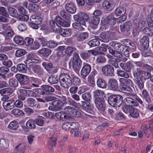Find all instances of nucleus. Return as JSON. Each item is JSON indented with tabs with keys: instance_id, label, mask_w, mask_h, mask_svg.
<instances>
[{
	"instance_id": "obj_1",
	"label": "nucleus",
	"mask_w": 153,
	"mask_h": 153,
	"mask_svg": "<svg viewBox=\"0 0 153 153\" xmlns=\"http://www.w3.org/2000/svg\"><path fill=\"white\" fill-rule=\"evenodd\" d=\"M123 97L119 94H113L110 96L108 99V103L114 107H119L122 104Z\"/></svg>"
},
{
	"instance_id": "obj_2",
	"label": "nucleus",
	"mask_w": 153,
	"mask_h": 153,
	"mask_svg": "<svg viewBox=\"0 0 153 153\" xmlns=\"http://www.w3.org/2000/svg\"><path fill=\"white\" fill-rule=\"evenodd\" d=\"M61 85L65 88H68L72 84V80L70 76L67 74H62L59 77Z\"/></svg>"
},
{
	"instance_id": "obj_3",
	"label": "nucleus",
	"mask_w": 153,
	"mask_h": 153,
	"mask_svg": "<svg viewBox=\"0 0 153 153\" xmlns=\"http://www.w3.org/2000/svg\"><path fill=\"white\" fill-rule=\"evenodd\" d=\"M73 68L76 72L80 69L82 64V61L79 55L76 53H74L73 55Z\"/></svg>"
},
{
	"instance_id": "obj_4",
	"label": "nucleus",
	"mask_w": 153,
	"mask_h": 153,
	"mask_svg": "<svg viewBox=\"0 0 153 153\" xmlns=\"http://www.w3.org/2000/svg\"><path fill=\"white\" fill-rule=\"evenodd\" d=\"M52 105L50 106L48 109L49 110L53 111H57L61 109V107L63 105V103L62 101L59 100L56 97L55 100H53L52 103Z\"/></svg>"
},
{
	"instance_id": "obj_5",
	"label": "nucleus",
	"mask_w": 153,
	"mask_h": 153,
	"mask_svg": "<svg viewBox=\"0 0 153 153\" xmlns=\"http://www.w3.org/2000/svg\"><path fill=\"white\" fill-rule=\"evenodd\" d=\"M42 65L49 73H54L57 71V69L53 65V64L46 60L42 63Z\"/></svg>"
},
{
	"instance_id": "obj_6",
	"label": "nucleus",
	"mask_w": 153,
	"mask_h": 153,
	"mask_svg": "<svg viewBox=\"0 0 153 153\" xmlns=\"http://www.w3.org/2000/svg\"><path fill=\"white\" fill-rule=\"evenodd\" d=\"M125 48L124 46L123 45V46L117 48V49H112L109 53L113 56L117 58H121L123 57L122 53L125 49Z\"/></svg>"
},
{
	"instance_id": "obj_7",
	"label": "nucleus",
	"mask_w": 153,
	"mask_h": 153,
	"mask_svg": "<svg viewBox=\"0 0 153 153\" xmlns=\"http://www.w3.org/2000/svg\"><path fill=\"white\" fill-rule=\"evenodd\" d=\"M15 77L22 86L27 85L30 82L28 77L25 75L17 74L16 75Z\"/></svg>"
},
{
	"instance_id": "obj_8",
	"label": "nucleus",
	"mask_w": 153,
	"mask_h": 153,
	"mask_svg": "<svg viewBox=\"0 0 153 153\" xmlns=\"http://www.w3.org/2000/svg\"><path fill=\"white\" fill-rule=\"evenodd\" d=\"M114 67L109 64L104 66L102 68L103 74L108 76H114Z\"/></svg>"
},
{
	"instance_id": "obj_9",
	"label": "nucleus",
	"mask_w": 153,
	"mask_h": 153,
	"mask_svg": "<svg viewBox=\"0 0 153 153\" xmlns=\"http://www.w3.org/2000/svg\"><path fill=\"white\" fill-rule=\"evenodd\" d=\"M94 102L96 107L100 111H104L106 108V105L104 99L97 98L95 100Z\"/></svg>"
},
{
	"instance_id": "obj_10",
	"label": "nucleus",
	"mask_w": 153,
	"mask_h": 153,
	"mask_svg": "<svg viewBox=\"0 0 153 153\" xmlns=\"http://www.w3.org/2000/svg\"><path fill=\"white\" fill-rule=\"evenodd\" d=\"M132 27V25L130 21L125 22L120 25L121 31L125 35H128L129 34Z\"/></svg>"
},
{
	"instance_id": "obj_11",
	"label": "nucleus",
	"mask_w": 153,
	"mask_h": 153,
	"mask_svg": "<svg viewBox=\"0 0 153 153\" xmlns=\"http://www.w3.org/2000/svg\"><path fill=\"white\" fill-rule=\"evenodd\" d=\"M134 72H135L137 75L139 76H141V78L143 79L144 80H146L148 79L151 77V74L148 72H146L142 70H139L137 69L136 71H133Z\"/></svg>"
},
{
	"instance_id": "obj_12",
	"label": "nucleus",
	"mask_w": 153,
	"mask_h": 153,
	"mask_svg": "<svg viewBox=\"0 0 153 153\" xmlns=\"http://www.w3.org/2000/svg\"><path fill=\"white\" fill-rule=\"evenodd\" d=\"M116 23V18L112 14H110L105 19L104 21V25H114Z\"/></svg>"
},
{
	"instance_id": "obj_13",
	"label": "nucleus",
	"mask_w": 153,
	"mask_h": 153,
	"mask_svg": "<svg viewBox=\"0 0 153 153\" xmlns=\"http://www.w3.org/2000/svg\"><path fill=\"white\" fill-rule=\"evenodd\" d=\"M133 74L135 78L134 82L136 85L141 90L143 89L144 87V82L142 78L137 75L135 72H133Z\"/></svg>"
},
{
	"instance_id": "obj_14",
	"label": "nucleus",
	"mask_w": 153,
	"mask_h": 153,
	"mask_svg": "<svg viewBox=\"0 0 153 153\" xmlns=\"http://www.w3.org/2000/svg\"><path fill=\"white\" fill-rule=\"evenodd\" d=\"M91 67L89 64H87L83 67L81 72V75L83 79H85L91 72Z\"/></svg>"
},
{
	"instance_id": "obj_15",
	"label": "nucleus",
	"mask_w": 153,
	"mask_h": 153,
	"mask_svg": "<svg viewBox=\"0 0 153 153\" xmlns=\"http://www.w3.org/2000/svg\"><path fill=\"white\" fill-rule=\"evenodd\" d=\"M3 107L6 111L12 110L15 107L14 100L10 99L2 103Z\"/></svg>"
},
{
	"instance_id": "obj_16",
	"label": "nucleus",
	"mask_w": 153,
	"mask_h": 153,
	"mask_svg": "<svg viewBox=\"0 0 153 153\" xmlns=\"http://www.w3.org/2000/svg\"><path fill=\"white\" fill-rule=\"evenodd\" d=\"M108 85L111 90L115 91H119L120 87L119 88L118 82L115 79H110L108 81Z\"/></svg>"
},
{
	"instance_id": "obj_17",
	"label": "nucleus",
	"mask_w": 153,
	"mask_h": 153,
	"mask_svg": "<svg viewBox=\"0 0 153 153\" xmlns=\"http://www.w3.org/2000/svg\"><path fill=\"white\" fill-rule=\"evenodd\" d=\"M103 8L105 10H111L113 9L114 6L113 1L111 0H105L102 4Z\"/></svg>"
},
{
	"instance_id": "obj_18",
	"label": "nucleus",
	"mask_w": 153,
	"mask_h": 153,
	"mask_svg": "<svg viewBox=\"0 0 153 153\" xmlns=\"http://www.w3.org/2000/svg\"><path fill=\"white\" fill-rule=\"evenodd\" d=\"M34 120H29L26 123L25 126H22L23 130L25 131H28V128L30 129L35 128L36 127L35 124Z\"/></svg>"
},
{
	"instance_id": "obj_19",
	"label": "nucleus",
	"mask_w": 153,
	"mask_h": 153,
	"mask_svg": "<svg viewBox=\"0 0 153 153\" xmlns=\"http://www.w3.org/2000/svg\"><path fill=\"white\" fill-rule=\"evenodd\" d=\"M65 8L66 10L71 14L74 13L76 11V8L73 3L70 2L66 4Z\"/></svg>"
},
{
	"instance_id": "obj_20",
	"label": "nucleus",
	"mask_w": 153,
	"mask_h": 153,
	"mask_svg": "<svg viewBox=\"0 0 153 153\" xmlns=\"http://www.w3.org/2000/svg\"><path fill=\"white\" fill-rule=\"evenodd\" d=\"M56 21L61 26L63 27H68L70 26V23L62 19L60 16H57L56 17Z\"/></svg>"
},
{
	"instance_id": "obj_21",
	"label": "nucleus",
	"mask_w": 153,
	"mask_h": 153,
	"mask_svg": "<svg viewBox=\"0 0 153 153\" xmlns=\"http://www.w3.org/2000/svg\"><path fill=\"white\" fill-rule=\"evenodd\" d=\"M124 101L127 102V103L129 106H137L139 105V104L136 102L135 100V97L133 98L130 97H128L125 98Z\"/></svg>"
},
{
	"instance_id": "obj_22",
	"label": "nucleus",
	"mask_w": 153,
	"mask_h": 153,
	"mask_svg": "<svg viewBox=\"0 0 153 153\" xmlns=\"http://www.w3.org/2000/svg\"><path fill=\"white\" fill-rule=\"evenodd\" d=\"M38 53L42 57H47L51 54V51L48 48H44L39 50Z\"/></svg>"
},
{
	"instance_id": "obj_23",
	"label": "nucleus",
	"mask_w": 153,
	"mask_h": 153,
	"mask_svg": "<svg viewBox=\"0 0 153 153\" xmlns=\"http://www.w3.org/2000/svg\"><path fill=\"white\" fill-rule=\"evenodd\" d=\"M140 42L142 47L144 50L147 49L149 46V38L148 37L144 36L142 38Z\"/></svg>"
},
{
	"instance_id": "obj_24",
	"label": "nucleus",
	"mask_w": 153,
	"mask_h": 153,
	"mask_svg": "<svg viewBox=\"0 0 153 153\" xmlns=\"http://www.w3.org/2000/svg\"><path fill=\"white\" fill-rule=\"evenodd\" d=\"M3 28L5 34L8 36L12 37L14 35V33L12 29L7 24L3 25Z\"/></svg>"
},
{
	"instance_id": "obj_25",
	"label": "nucleus",
	"mask_w": 153,
	"mask_h": 153,
	"mask_svg": "<svg viewBox=\"0 0 153 153\" xmlns=\"http://www.w3.org/2000/svg\"><path fill=\"white\" fill-rule=\"evenodd\" d=\"M88 18V16L86 13H81L80 18H79V19L78 21V22L81 25L85 27V22Z\"/></svg>"
},
{
	"instance_id": "obj_26",
	"label": "nucleus",
	"mask_w": 153,
	"mask_h": 153,
	"mask_svg": "<svg viewBox=\"0 0 153 153\" xmlns=\"http://www.w3.org/2000/svg\"><path fill=\"white\" fill-rule=\"evenodd\" d=\"M119 91L128 94H130L133 91L131 88L126 85L122 86H120Z\"/></svg>"
},
{
	"instance_id": "obj_27",
	"label": "nucleus",
	"mask_w": 153,
	"mask_h": 153,
	"mask_svg": "<svg viewBox=\"0 0 153 153\" xmlns=\"http://www.w3.org/2000/svg\"><path fill=\"white\" fill-rule=\"evenodd\" d=\"M13 92V89L10 88H5L0 90V94L1 95L9 96Z\"/></svg>"
},
{
	"instance_id": "obj_28",
	"label": "nucleus",
	"mask_w": 153,
	"mask_h": 153,
	"mask_svg": "<svg viewBox=\"0 0 153 153\" xmlns=\"http://www.w3.org/2000/svg\"><path fill=\"white\" fill-rule=\"evenodd\" d=\"M32 70L35 73L38 75H42L44 73L43 69L38 65L33 66Z\"/></svg>"
},
{
	"instance_id": "obj_29",
	"label": "nucleus",
	"mask_w": 153,
	"mask_h": 153,
	"mask_svg": "<svg viewBox=\"0 0 153 153\" xmlns=\"http://www.w3.org/2000/svg\"><path fill=\"white\" fill-rule=\"evenodd\" d=\"M134 67V65L131 62L128 61L125 64V66L124 68H123V70L126 72H130Z\"/></svg>"
},
{
	"instance_id": "obj_30",
	"label": "nucleus",
	"mask_w": 153,
	"mask_h": 153,
	"mask_svg": "<svg viewBox=\"0 0 153 153\" xmlns=\"http://www.w3.org/2000/svg\"><path fill=\"white\" fill-rule=\"evenodd\" d=\"M126 9L123 7H119L115 10V14L117 16L125 15Z\"/></svg>"
},
{
	"instance_id": "obj_31",
	"label": "nucleus",
	"mask_w": 153,
	"mask_h": 153,
	"mask_svg": "<svg viewBox=\"0 0 153 153\" xmlns=\"http://www.w3.org/2000/svg\"><path fill=\"white\" fill-rule=\"evenodd\" d=\"M10 71L9 69L5 66H2L0 68V76L4 79H5L6 76L5 75Z\"/></svg>"
},
{
	"instance_id": "obj_32",
	"label": "nucleus",
	"mask_w": 153,
	"mask_h": 153,
	"mask_svg": "<svg viewBox=\"0 0 153 153\" xmlns=\"http://www.w3.org/2000/svg\"><path fill=\"white\" fill-rule=\"evenodd\" d=\"M25 147L23 144H19L15 148L13 153H24Z\"/></svg>"
},
{
	"instance_id": "obj_33",
	"label": "nucleus",
	"mask_w": 153,
	"mask_h": 153,
	"mask_svg": "<svg viewBox=\"0 0 153 153\" xmlns=\"http://www.w3.org/2000/svg\"><path fill=\"white\" fill-rule=\"evenodd\" d=\"M94 97L95 100L97 98L104 99V94L103 91L100 90H96L94 92Z\"/></svg>"
},
{
	"instance_id": "obj_34",
	"label": "nucleus",
	"mask_w": 153,
	"mask_h": 153,
	"mask_svg": "<svg viewBox=\"0 0 153 153\" xmlns=\"http://www.w3.org/2000/svg\"><path fill=\"white\" fill-rule=\"evenodd\" d=\"M43 89L45 94L51 93H53L55 91L54 88L48 85H43Z\"/></svg>"
},
{
	"instance_id": "obj_35",
	"label": "nucleus",
	"mask_w": 153,
	"mask_h": 153,
	"mask_svg": "<svg viewBox=\"0 0 153 153\" xmlns=\"http://www.w3.org/2000/svg\"><path fill=\"white\" fill-rule=\"evenodd\" d=\"M27 65L22 63L18 64L17 67L18 71L22 73H26L27 71Z\"/></svg>"
},
{
	"instance_id": "obj_36",
	"label": "nucleus",
	"mask_w": 153,
	"mask_h": 153,
	"mask_svg": "<svg viewBox=\"0 0 153 153\" xmlns=\"http://www.w3.org/2000/svg\"><path fill=\"white\" fill-rule=\"evenodd\" d=\"M130 116L134 118H137L139 116V113L137 109L134 107H133L131 109V111L130 112Z\"/></svg>"
},
{
	"instance_id": "obj_37",
	"label": "nucleus",
	"mask_w": 153,
	"mask_h": 153,
	"mask_svg": "<svg viewBox=\"0 0 153 153\" xmlns=\"http://www.w3.org/2000/svg\"><path fill=\"white\" fill-rule=\"evenodd\" d=\"M23 94L27 97H34L36 96L35 93L32 90L22 89Z\"/></svg>"
},
{
	"instance_id": "obj_38",
	"label": "nucleus",
	"mask_w": 153,
	"mask_h": 153,
	"mask_svg": "<svg viewBox=\"0 0 153 153\" xmlns=\"http://www.w3.org/2000/svg\"><path fill=\"white\" fill-rule=\"evenodd\" d=\"M71 34V30L70 29H62L60 31V35L64 37H67Z\"/></svg>"
},
{
	"instance_id": "obj_39",
	"label": "nucleus",
	"mask_w": 153,
	"mask_h": 153,
	"mask_svg": "<svg viewBox=\"0 0 153 153\" xmlns=\"http://www.w3.org/2000/svg\"><path fill=\"white\" fill-rule=\"evenodd\" d=\"M97 84L98 86L100 88H106L107 84L105 81L102 79H97Z\"/></svg>"
},
{
	"instance_id": "obj_40",
	"label": "nucleus",
	"mask_w": 153,
	"mask_h": 153,
	"mask_svg": "<svg viewBox=\"0 0 153 153\" xmlns=\"http://www.w3.org/2000/svg\"><path fill=\"white\" fill-rule=\"evenodd\" d=\"M107 32H102L100 35L102 41L105 42H108L109 41V37Z\"/></svg>"
},
{
	"instance_id": "obj_41",
	"label": "nucleus",
	"mask_w": 153,
	"mask_h": 153,
	"mask_svg": "<svg viewBox=\"0 0 153 153\" xmlns=\"http://www.w3.org/2000/svg\"><path fill=\"white\" fill-rule=\"evenodd\" d=\"M117 74L118 76L121 77H123L126 78H128L129 77V76L127 73L126 71L120 69L117 70Z\"/></svg>"
},
{
	"instance_id": "obj_42",
	"label": "nucleus",
	"mask_w": 153,
	"mask_h": 153,
	"mask_svg": "<svg viewBox=\"0 0 153 153\" xmlns=\"http://www.w3.org/2000/svg\"><path fill=\"white\" fill-rule=\"evenodd\" d=\"M28 105L31 107L34 108H36L37 107L38 105L36 104V101L34 99L32 98H28L27 100Z\"/></svg>"
},
{
	"instance_id": "obj_43",
	"label": "nucleus",
	"mask_w": 153,
	"mask_h": 153,
	"mask_svg": "<svg viewBox=\"0 0 153 153\" xmlns=\"http://www.w3.org/2000/svg\"><path fill=\"white\" fill-rule=\"evenodd\" d=\"M65 53L69 56H71L72 53L75 52L76 50V48L74 47L68 46L65 49Z\"/></svg>"
},
{
	"instance_id": "obj_44",
	"label": "nucleus",
	"mask_w": 153,
	"mask_h": 153,
	"mask_svg": "<svg viewBox=\"0 0 153 153\" xmlns=\"http://www.w3.org/2000/svg\"><path fill=\"white\" fill-rule=\"evenodd\" d=\"M88 44L91 47L98 46L100 45V42L97 39H92L89 41Z\"/></svg>"
},
{
	"instance_id": "obj_45",
	"label": "nucleus",
	"mask_w": 153,
	"mask_h": 153,
	"mask_svg": "<svg viewBox=\"0 0 153 153\" xmlns=\"http://www.w3.org/2000/svg\"><path fill=\"white\" fill-rule=\"evenodd\" d=\"M48 81L50 84H56L58 82V78L56 76H50L48 78Z\"/></svg>"
},
{
	"instance_id": "obj_46",
	"label": "nucleus",
	"mask_w": 153,
	"mask_h": 153,
	"mask_svg": "<svg viewBox=\"0 0 153 153\" xmlns=\"http://www.w3.org/2000/svg\"><path fill=\"white\" fill-rule=\"evenodd\" d=\"M89 22L91 24L94 25L96 26L100 22V19L99 17L92 16L90 19Z\"/></svg>"
},
{
	"instance_id": "obj_47",
	"label": "nucleus",
	"mask_w": 153,
	"mask_h": 153,
	"mask_svg": "<svg viewBox=\"0 0 153 153\" xmlns=\"http://www.w3.org/2000/svg\"><path fill=\"white\" fill-rule=\"evenodd\" d=\"M11 113L15 116H22L25 114L22 111L18 108L13 110L11 111Z\"/></svg>"
},
{
	"instance_id": "obj_48",
	"label": "nucleus",
	"mask_w": 153,
	"mask_h": 153,
	"mask_svg": "<svg viewBox=\"0 0 153 153\" xmlns=\"http://www.w3.org/2000/svg\"><path fill=\"white\" fill-rule=\"evenodd\" d=\"M19 81L15 79L11 78L9 79V85L15 88L17 87L18 85Z\"/></svg>"
},
{
	"instance_id": "obj_49",
	"label": "nucleus",
	"mask_w": 153,
	"mask_h": 153,
	"mask_svg": "<svg viewBox=\"0 0 153 153\" xmlns=\"http://www.w3.org/2000/svg\"><path fill=\"white\" fill-rule=\"evenodd\" d=\"M14 41L17 44L20 45H24V40L22 37L18 36L15 37L14 38Z\"/></svg>"
},
{
	"instance_id": "obj_50",
	"label": "nucleus",
	"mask_w": 153,
	"mask_h": 153,
	"mask_svg": "<svg viewBox=\"0 0 153 153\" xmlns=\"http://www.w3.org/2000/svg\"><path fill=\"white\" fill-rule=\"evenodd\" d=\"M19 127L18 123L15 121L11 122L9 124L8 128L10 129L16 130Z\"/></svg>"
},
{
	"instance_id": "obj_51",
	"label": "nucleus",
	"mask_w": 153,
	"mask_h": 153,
	"mask_svg": "<svg viewBox=\"0 0 153 153\" xmlns=\"http://www.w3.org/2000/svg\"><path fill=\"white\" fill-rule=\"evenodd\" d=\"M28 8L30 11L36 12L39 10V7L37 4H30L28 6Z\"/></svg>"
},
{
	"instance_id": "obj_52",
	"label": "nucleus",
	"mask_w": 153,
	"mask_h": 153,
	"mask_svg": "<svg viewBox=\"0 0 153 153\" xmlns=\"http://www.w3.org/2000/svg\"><path fill=\"white\" fill-rule=\"evenodd\" d=\"M88 37V34L87 32L82 33L78 36V40L79 41H82L87 39Z\"/></svg>"
},
{
	"instance_id": "obj_53",
	"label": "nucleus",
	"mask_w": 153,
	"mask_h": 153,
	"mask_svg": "<svg viewBox=\"0 0 153 153\" xmlns=\"http://www.w3.org/2000/svg\"><path fill=\"white\" fill-rule=\"evenodd\" d=\"M46 45L49 48H54L57 45L58 43L54 40H50L47 42Z\"/></svg>"
},
{
	"instance_id": "obj_54",
	"label": "nucleus",
	"mask_w": 153,
	"mask_h": 153,
	"mask_svg": "<svg viewBox=\"0 0 153 153\" xmlns=\"http://www.w3.org/2000/svg\"><path fill=\"white\" fill-rule=\"evenodd\" d=\"M8 145L6 143L5 140L3 139L0 140V150H3L6 148Z\"/></svg>"
},
{
	"instance_id": "obj_55",
	"label": "nucleus",
	"mask_w": 153,
	"mask_h": 153,
	"mask_svg": "<svg viewBox=\"0 0 153 153\" xmlns=\"http://www.w3.org/2000/svg\"><path fill=\"white\" fill-rule=\"evenodd\" d=\"M43 117L42 116H39L35 120V123L40 126H42L44 124Z\"/></svg>"
},
{
	"instance_id": "obj_56",
	"label": "nucleus",
	"mask_w": 153,
	"mask_h": 153,
	"mask_svg": "<svg viewBox=\"0 0 153 153\" xmlns=\"http://www.w3.org/2000/svg\"><path fill=\"white\" fill-rule=\"evenodd\" d=\"M19 94H18L17 96L18 99L17 100H20L22 101L25 100L26 97L25 95L23 94L22 89H20L19 90Z\"/></svg>"
},
{
	"instance_id": "obj_57",
	"label": "nucleus",
	"mask_w": 153,
	"mask_h": 153,
	"mask_svg": "<svg viewBox=\"0 0 153 153\" xmlns=\"http://www.w3.org/2000/svg\"><path fill=\"white\" fill-rule=\"evenodd\" d=\"M33 39L30 37H26L24 40V44L26 46L29 47L30 46L33 41Z\"/></svg>"
},
{
	"instance_id": "obj_58",
	"label": "nucleus",
	"mask_w": 153,
	"mask_h": 153,
	"mask_svg": "<svg viewBox=\"0 0 153 153\" xmlns=\"http://www.w3.org/2000/svg\"><path fill=\"white\" fill-rule=\"evenodd\" d=\"M34 22L37 23V24L40 25L42 23L43 20V16H33V17Z\"/></svg>"
},
{
	"instance_id": "obj_59",
	"label": "nucleus",
	"mask_w": 153,
	"mask_h": 153,
	"mask_svg": "<svg viewBox=\"0 0 153 153\" xmlns=\"http://www.w3.org/2000/svg\"><path fill=\"white\" fill-rule=\"evenodd\" d=\"M65 50V47L63 46H59L58 47L57 50V55L59 56H63L65 55V54L63 53V51Z\"/></svg>"
},
{
	"instance_id": "obj_60",
	"label": "nucleus",
	"mask_w": 153,
	"mask_h": 153,
	"mask_svg": "<svg viewBox=\"0 0 153 153\" xmlns=\"http://www.w3.org/2000/svg\"><path fill=\"white\" fill-rule=\"evenodd\" d=\"M117 59H115L114 60L112 59H109L108 61L109 65L111 66H114L115 68H119L118 64L117 62Z\"/></svg>"
},
{
	"instance_id": "obj_61",
	"label": "nucleus",
	"mask_w": 153,
	"mask_h": 153,
	"mask_svg": "<svg viewBox=\"0 0 153 153\" xmlns=\"http://www.w3.org/2000/svg\"><path fill=\"white\" fill-rule=\"evenodd\" d=\"M80 56L82 59L85 60L89 59L90 58L91 55L88 51L86 52H82L80 53Z\"/></svg>"
},
{
	"instance_id": "obj_62",
	"label": "nucleus",
	"mask_w": 153,
	"mask_h": 153,
	"mask_svg": "<svg viewBox=\"0 0 153 153\" xmlns=\"http://www.w3.org/2000/svg\"><path fill=\"white\" fill-rule=\"evenodd\" d=\"M57 139L56 138L50 137L48 141V143L49 145L51 146V149L53 146L56 145V141Z\"/></svg>"
},
{
	"instance_id": "obj_63",
	"label": "nucleus",
	"mask_w": 153,
	"mask_h": 153,
	"mask_svg": "<svg viewBox=\"0 0 153 153\" xmlns=\"http://www.w3.org/2000/svg\"><path fill=\"white\" fill-rule=\"evenodd\" d=\"M8 10L9 13L13 17H16L17 16V10L15 9L10 7H8Z\"/></svg>"
},
{
	"instance_id": "obj_64",
	"label": "nucleus",
	"mask_w": 153,
	"mask_h": 153,
	"mask_svg": "<svg viewBox=\"0 0 153 153\" xmlns=\"http://www.w3.org/2000/svg\"><path fill=\"white\" fill-rule=\"evenodd\" d=\"M82 25L78 22L73 23L72 25L73 27L75 29L83 31L84 30V27Z\"/></svg>"
}]
</instances>
